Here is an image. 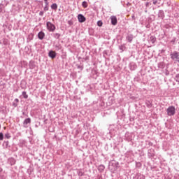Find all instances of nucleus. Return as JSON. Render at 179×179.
Instances as JSON below:
<instances>
[{"label": "nucleus", "instance_id": "obj_1", "mask_svg": "<svg viewBox=\"0 0 179 179\" xmlns=\"http://www.w3.org/2000/svg\"><path fill=\"white\" fill-rule=\"evenodd\" d=\"M166 113L169 117H173V115H176V107L173 106H169L166 110Z\"/></svg>", "mask_w": 179, "mask_h": 179}, {"label": "nucleus", "instance_id": "obj_2", "mask_svg": "<svg viewBox=\"0 0 179 179\" xmlns=\"http://www.w3.org/2000/svg\"><path fill=\"white\" fill-rule=\"evenodd\" d=\"M170 57L173 59V61H176V62H179V52L177 51H173L170 53Z\"/></svg>", "mask_w": 179, "mask_h": 179}, {"label": "nucleus", "instance_id": "obj_3", "mask_svg": "<svg viewBox=\"0 0 179 179\" xmlns=\"http://www.w3.org/2000/svg\"><path fill=\"white\" fill-rule=\"evenodd\" d=\"M46 27L49 31H55V25L51 23V22H48L46 23Z\"/></svg>", "mask_w": 179, "mask_h": 179}, {"label": "nucleus", "instance_id": "obj_4", "mask_svg": "<svg viewBox=\"0 0 179 179\" xmlns=\"http://www.w3.org/2000/svg\"><path fill=\"white\" fill-rule=\"evenodd\" d=\"M31 119L30 117L25 119L23 122L24 128H29V124H31Z\"/></svg>", "mask_w": 179, "mask_h": 179}, {"label": "nucleus", "instance_id": "obj_5", "mask_svg": "<svg viewBox=\"0 0 179 179\" xmlns=\"http://www.w3.org/2000/svg\"><path fill=\"white\" fill-rule=\"evenodd\" d=\"M78 19L79 23H85V22H86V17L82 14L78 15Z\"/></svg>", "mask_w": 179, "mask_h": 179}, {"label": "nucleus", "instance_id": "obj_6", "mask_svg": "<svg viewBox=\"0 0 179 179\" xmlns=\"http://www.w3.org/2000/svg\"><path fill=\"white\" fill-rule=\"evenodd\" d=\"M129 68L131 71H135L138 66H136V64L131 62L129 64Z\"/></svg>", "mask_w": 179, "mask_h": 179}, {"label": "nucleus", "instance_id": "obj_7", "mask_svg": "<svg viewBox=\"0 0 179 179\" xmlns=\"http://www.w3.org/2000/svg\"><path fill=\"white\" fill-rule=\"evenodd\" d=\"M110 20H111V24H113V26H115L117 24V17L113 15L110 17Z\"/></svg>", "mask_w": 179, "mask_h": 179}, {"label": "nucleus", "instance_id": "obj_8", "mask_svg": "<svg viewBox=\"0 0 179 179\" xmlns=\"http://www.w3.org/2000/svg\"><path fill=\"white\" fill-rule=\"evenodd\" d=\"M44 37H45V34L43 31H41L38 34V38H39V40H43Z\"/></svg>", "mask_w": 179, "mask_h": 179}, {"label": "nucleus", "instance_id": "obj_9", "mask_svg": "<svg viewBox=\"0 0 179 179\" xmlns=\"http://www.w3.org/2000/svg\"><path fill=\"white\" fill-rule=\"evenodd\" d=\"M48 56L52 58V59H54V58H55V57H57V53H55V52L50 50L48 53Z\"/></svg>", "mask_w": 179, "mask_h": 179}, {"label": "nucleus", "instance_id": "obj_10", "mask_svg": "<svg viewBox=\"0 0 179 179\" xmlns=\"http://www.w3.org/2000/svg\"><path fill=\"white\" fill-rule=\"evenodd\" d=\"M126 40L129 43H132V40H134V35L133 34H129L126 36Z\"/></svg>", "mask_w": 179, "mask_h": 179}, {"label": "nucleus", "instance_id": "obj_11", "mask_svg": "<svg viewBox=\"0 0 179 179\" xmlns=\"http://www.w3.org/2000/svg\"><path fill=\"white\" fill-rule=\"evenodd\" d=\"M8 163L10 164V166H14V164H16V160L15 158H10L8 159Z\"/></svg>", "mask_w": 179, "mask_h": 179}, {"label": "nucleus", "instance_id": "obj_12", "mask_svg": "<svg viewBox=\"0 0 179 179\" xmlns=\"http://www.w3.org/2000/svg\"><path fill=\"white\" fill-rule=\"evenodd\" d=\"M158 17H161V19H163L164 17V11H163V10H159Z\"/></svg>", "mask_w": 179, "mask_h": 179}, {"label": "nucleus", "instance_id": "obj_13", "mask_svg": "<svg viewBox=\"0 0 179 179\" xmlns=\"http://www.w3.org/2000/svg\"><path fill=\"white\" fill-rule=\"evenodd\" d=\"M51 9H52L53 10H57V9H58V5H57L56 3H54L51 5Z\"/></svg>", "mask_w": 179, "mask_h": 179}, {"label": "nucleus", "instance_id": "obj_14", "mask_svg": "<svg viewBox=\"0 0 179 179\" xmlns=\"http://www.w3.org/2000/svg\"><path fill=\"white\" fill-rule=\"evenodd\" d=\"M36 68V64H34V62H29V69H34Z\"/></svg>", "mask_w": 179, "mask_h": 179}, {"label": "nucleus", "instance_id": "obj_15", "mask_svg": "<svg viewBox=\"0 0 179 179\" xmlns=\"http://www.w3.org/2000/svg\"><path fill=\"white\" fill-rule=\"evenodd\" d=\"M17 103H19V99H15L13 102V107H15V108L17 107Z\"/></svg>", "mask_w": 179, "mask_h": 179}, {"label": "nucleus", "instance_id": "obj_16", "mask_svg": "<svg viewBox=\"0 0 179 179\" xmlns=\"http://www.w3.org/2000/svg\"><path fill=\"white\" fill-rule=\"evenodd\" d=\"M62 48V46L61 45V44L57 43L55 45V49L57 51H59V50H61Z\"/></svg>", "mask_w": 179, "mask_h": 179}, {"label": "nucleus", "instance_id": "obj_17", "mask_svg": "<svg viewBox=\"0 0 179 179\" xmlns=\"http://www.w3.org/2000/svg\"><path fill=\"white\" fill-rule=\"evenodd\" d=\"M22 96H23L24 99H29V95L26 92V91L22 92Z\"/></svg>", "mask_w": 179, "mask_h": 179}, {"label": "nucleus", "instance_id": "obj_18", "mask_svg": "<svg viewBox=\"0 0 179 179\" xmlns=\"http://www.w3.org/2000/svg\"><path fill=\"white\" fill-rule=\"evenodd\" d=\"M150 41H151L152 44H155V43H156V38L155 36H151L150 38Z\"/></svg>", "mask_w": 179, "mask_h": 179}, {"label": "nucleus", "instance_id": "obj_19", "mask_svg": "<svg viewBox=\"0 0 179 179\" xmlns=\"http://www.w3.org/2000/svg\"><path fill=\"white\" fill-rule=\"evenodd\" d=\"M158 67L160 69H163L164 68V63L163 62H160L158 64Z\"/></svg>", "mask_w": 179, "mask_h": 179}, {"label": "nucleus", "instance_id": "obj_20", "mask_svg": "<svg viewBox=\"0 0 179 179\" xmlns=\"http://www.w3.org/2000/svg\"><path fill=\"white\" fill-rule=\"evenodd\" d=\"M104 169H106V167L104 166V165H100L99 166V171H104Z\"/></svg>", "mask_w": 179, "mask_h": 179}, {"label": "nucleus", "instance_id": "obj_21", "mask_svg": "<svg viewBox=\"0 0 179 179\" xmlns=\"http://www.w3.org/2000/svg\"><path fill=\"white\" fill-rule=\"evenodd\" d=\"M77 173H78V175L79 176V177L83 176L84 173H83V171H82V170H78Z\"/></svg>", "mask_w": 179, "mask_h": 179}, {"label": "nucleus", "instance_id": "obj_22", "mask_svg": "<svg viewBox=\"0 0 179 179\" xmlns=\"http://www.w3.org/2000/svg\"><path fill=\"white\" fill-rule=\"evenodd\" d=\"M54 37L55 38H57L58 40V38L61 37V34H58V33L54 34Z\"/></svg>", "mask_w": 179, "mask_h": 179}, {"label": "nucleus", "instance_id": "obj_23", "mask_svg": "<svg viewBox=\"0 0 179 179\" xmlns=\"http://www.w3.org/2000/svg\"><path fill=\"white\" fill-rule=\"evenodd\" d=\"M83 8H87V2L86 1L82 3Z\"/></svg>", "mask_w": 179, "mask_h": 179}, {"label": "nucleus", "instance_id": "obj_24", "mask_svg": "<svg viewBox=\"0 0 179 179\" xmlns=\"http://www.w3.org/2000/svg\"><path fill=\"white\" fill-rule=\"evenodd\" d=\"M119 49L120 50V51H124L125 50V45H122L119 47Z\"/></svg>", "mask_w": 179, "mask_h": 179}, {"label": "nucleus", "instance_id": "obj_25", "mask_svg": "<svg viewBox=\"0 0 179 179\" xmlns=\"http://www.w3.org/2000/svg\"><path fill=\"white\" fill-rule=\"evenodd\" d=\"M5 138H6L7 139H10V134L6 133L5 134Z\"/></svg>", "mask_w": 179, "mask_h": 179}, {"label": "nucleus", "instance_id": "obj_26", "mask_svg": "<svg viewBox=\"0 0 179 179\" xmlns=\"http://www.w3.org/2000/svg\"><path fill=\"white\" fill-rule=\"evenodd\" d=\"M97 24L99 27H101L103 26V22L101 21H98Z\"/></svg>", "mask_w": 179, "mask_h": 179}, {"label": "nucleus", "instance_id": "obj_27", "mask_svg": "<svg viewBox=\"0 0 179 179\" xmlns=\"http://www.w3.org/2000/svg\"><path fill=\"white\" fill-rule=\"evenodd\" d=\"M175 80L179 83V74H177L175 77Z\"/></svg>", "mask_w": 179, "mask_h": 179}, {"label": "nucleus", "instance_id": "obj_28", "mask_svg": "<svg viewBox=\"0 0 179 179\" xmlns=\"http://www.w3.org/2000/svg\"><path fill=\"white\" fill-rule=\"evenodd\" d=\"M68 24H69V26H72V24H73V21H72V20H69V21H68Z\"/></svg>", "mask_w": 179, "mask_h": 179}, {"label": "nucleus", "instance_id": "obj_29", "mask_svg": "<svg viewBox=\"0 0 179 179\" xmlns=\"http://www.w3.org/2000/svg\"><path fill=\"white\" fill-rule=\"evenodd\" d=\"M0 141H3V134L0 133Z\"/></svg>", "mask_w": 179, "mask_h": 179}, {"label": "nucleus", "instance_id": "obj_30", "mask_svg": "<svg viewBox=\"0 0 179 179\" xmlns=\"http://www.w3.org/2000/svg\"><path fill=\"white\" fill-rule=\"evenodd\" d=\"M43 10L45 12H47V10H48V6H45Z\"/></svg>", "mask_w": 179, "mask_h": 179}, {"label": "nucleus", "instance_id": "obj_31", "mask_svg": "<svg viewBox=\"0 0 179 179\" xmlns=\"http://www.w3.org/2000/svg\"><path fill=\"white\" fill-rule=\"evenodd\" d=\"M138 178H140V179H145V176H143V175H140V176H138Z\"/></svg>", "mask_w": 179, "mask_h": 179}, {"label": "nucleus", "instance_id": "obj_32", "mask_svg": "<svg viewBox=\"0 0 179 179\" xmlns=\"http://www.w3.org/2000/svg\"><path fill=\"white\" fill-rule=\"evenodd\" d=\"M43 15H44V12L43 11H40L39 16H43Z\"/></svg>", "mask_w": 179, "mask_h": 179}, {"label": "nucleus", "instance_id": "obj_33", "mask_svg": "<svg viewBox=\"0 0 179 179\" xmlns=\"http://www.w3.org/2000/svg\"><path fill=\"white\" fill-rule=\"evenodd\" d=\"M4 144L6 145V148H8V145H9V141H5Z\"/></svg>", "mask_w": 179, "mask_h": 179}, {"label": "nucleus", "instance_id": "obj_34", "mask_svg": "<svg viewBox=\"0 0 179 179\" xmlns=\"http://www.w3.org/2000/svg\"><path fill=\"white\" fill-rule=\"evenodd\" d=\"M157 3V0H153V5H156Z\"/></svg>", "mask_w": 179, "mask_h": 179}, {"label": "nucleus", "instance_id": "obj_35", "mask_svg": "<svg viewBox=\"0 0 179 179\" xmlns=\"http://www.w3.org/2000/svg\"><path fill=\"white\" fill-rule=\"evenodd\" d=\"M45 6H48V1H45Z\"/></svg>", "mask_w": 179, "mask_h": 179}, {"label": "nucleus", "instance_id": "obj_36", "mask_svg": "<svg viewBox=\"0 0 179 179\" xmlns=\"http://www.w3.org/2000/svg\"><path fill=\"white\" fill-rule=\"evenodd\" d=\"M166 76L169 75V71H166Z\"/></svg>", "mask_w": 179, "mask_h": 179}, {"label": "nucleus", "instance_id": "obj_37", "mask_svg": "<svg viewBox=\"0 0 179 179\" xmlns=\"http://www.w3.org/2000/svg\"><path fill=\"white\" fill-rule=\"evenodd\" d=\"M47 1H48V0H44L45 2H47Z\"/></svg>", "mask_w": 179, "mask_h": 179}, {"label": "nucleus", "instance_id": "obj_38", "mask_svg": "<svg viewBox=\"0 0 179 179\" xmlns=\"http://www.w3.org/2000/svg\"><path fill=\"white\" fill-rule=\"evenodd\" d=\"M0 171H2V169H0Z\"/></svg>", "mask_w": 179, "mask_h": 179}, {"label": "nucleus", "instance_id": "obj_39", "mask_svg": "<svg viewBox=\"0 0 179 179\" xmlns=\"http://www.w3.org/2000/svg\"><path fill=\"white\" fill-rule=\"evenodd\" d=\"M0 128H1V124H0Z\"/></svg>", "mask_w": 179, "mask_h": 179}, {"label": "nucleus", "instance_id": "obj_40", "mask_svg": "<svg viewBox=\"0 0 179 179\" xmlns=\"http://www.w3.org/2000/svg\"><path fill=\"white\" fill-rule=\"evenodd\" d=\"M159 1H162V0H159Z\"/></svg>", "mask_w": 179, "mask_h": 179}]
</instances>
